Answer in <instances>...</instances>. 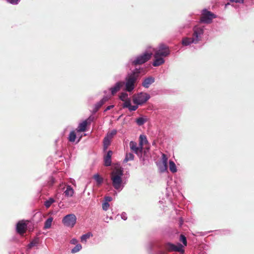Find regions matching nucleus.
Here are the masks:
<instances>
[{"label": "nucleus", "instance_id": "nucleus-34", "mask_svg": "<svg viewBox=\"0 0 254 254\" xmlns=\"http://www.w3.org/2000/svg\"><path fill=\"white\" fill-rule=\"evenodd\" d=\"M162 164L167 165L168 164V157L165 154L162 155Z\"/></svg>", "mask_w": 254, "mask_h": 254}, {"label": "nucleus", "instance_id": "nucleus-8", "mask_svg": "<svg viewBox=\"0 0 254 254\" xmlns=\"http://www.w3.org/2000/svg\"><path fill=\"white\" fill-rule=\"evenodd\" d=\"M129 147L130 148V149L137 155V156L139 157L140 159V161L142 162V163L144 164L143 162L144 161L145 159L142 155V146H140L139 144L138 145H137L136 142L133 141H131L129 142Z\"/></svg>", "mask_w": 254, "mask_h": 254}, {"label": "nucleus", "instance_id": "nucleus-31", "mask_svg": "<svg viewBox=\"0 0 254 254\" xmlns=\"http://www.w3.org/2000/svg\"><path fill=\"white\" fill-rule=\"evenodd\" d=\"M117 131L116 129H113L111 132H108L106 136L111 139L116 134Z\"/></svg>", "mask_w": 254, "mask_h": 254}, {"label": "nucleus", "instance_id": "nucleus-26", "mask_svg": "<svg viewBox=\"0 0 254 254\" xmlns=\"http://www.w3.org/2000/svg\"><path fill=\"white\" fill-rule=\"evenodd\" d=\"M148 142L146 136L144 135H140L139 136V144L140 146L143 147L144 143H147Z\"/></svg>", "mask_w": 254, "mask_h": 254}, {"label": "nucleus", "instance_id": "nucleus-40", "mask_svg": "<svg viewBox=\"0 0 254 254\" xmlns=\"http://www.w3.org/2000/svg\"><path fill=\"white\" fill-rule=\"evenodd\" d=\"M70 243L71 244H72V245H76V244H78V241L75 238H73L70 241Z\"/></svg>", "mask_w": 254, "mask_h": 254}, {"label": "nucleus", "instance_id": "nucleus-18", "mask_svg": "<svg viewBox=\"0 0 254 254\" xmlns=\"http://www.w3.org/2000/svg\"><path fill=\"white\" fill-rule=\"evenodd\" d=\"M93 179L96 182L97 185L100 186L103 183L104 179L98 174H96L93 176Z\"/></svg>", "mask_w": 254, "mask_h": 254}, {"label": "nucleus", "instance_id": "nucleus-19", "mask_svg": "<svg viewBox=\"0 0 254 254\" xmlns=\"http://www.w3.org/2000/svg\"><path fill=\"white\" fill-rule=\"evenodd\" d=\"M39 243V239L38 238H35L33 239L28 245L27 249H31L32 248L37 246Z\"/></svg>", "mask_w": 254, "mask_h": 254}, {"label": "nucleus", "instance_id": "nucleus-39", "mask_svg": "<svg viewBox=\"0 0 254 254\" xmlns=\"http://www.w3.org/2000/svg\"><path fill=\"white\" fill-rule=\"evenodd\" d=\"M113 198L111 196H105L104 197V202H107L109 203V202L111 201L112 200Z\"/></svg>", "mask_w": 254, "mask_h": 254}, {"label": "nucleus", "instance_id": "nucleus-37", "mask_svg": "<svg viewBox=\"0 0 254 254\" xmlns=\"http://www.w3.org/2000/svg\"><path fill=\"white\" fill-rule=\"evenodd\" d=\"M167 165L162 164L161 166L159 167V169L161 172H164L167 169Z\"/></svg>", "mask_w": 254, "mask_h": 254}, {"label": "nucleus", "instance_id": "nucleus-27", "mask_svg": "<svg viewBox=\"0 0 254 254\" xmlns=\"http://www.w3.org/2000/svg\"><path fill=\"white\" fill-rule=\"evenodd\" d=\"M134 159V155L131 153H127L124 162H127L128 161H131Z\"/></svg>", "mask_w": 254, "mask_h": 254}, {"label": "nucleus", "instance_id": "nucleus-12", "mask_svg": "<svg viewBox=\"0 0 254 254\" xmlns=\"http://www.w3.org/2000/svg\"><path fill=\"white\" fill-rule=\"evenodd\" d=\"M113 154V152L111 150H109L106 155L104 156V165L107 167L110 166L112 163L111 157Z\"/></svg>", "mask_w": 254, "mask_h": 254}, {"label": "nucleus", "instance_id": "nucleus-9", "mask_svg": "<svg viewBox=\"0 0 254 254\" xmlns=\"http://www.w3.org/2000/svg\"><path fill=\"white\" fill-rule=\"evenodd\" d=\"M216 15L213 13L208 11L206 9H204L202 10L200 21L202 23L209 24L210 23L212 19L216 18Z\"/></svg>", "mask_w": 254, "mask_h": 254}, {"label": "nucleus", "instance_id": "nucleus-23", "mask_svg": "<svg viewBox=\"0 0 254 254\" xmlns=\"http://www.w3.org/2000/svg\"><path fill=\"white\" fill-rule=\"evenodd\" d=\"M53 219L52 217H49L45 221L44 224V229H49L52 225V221Z\"/></svg>", "mask_w": 254, "mask_h": 254}, {"label": "nucleus", "instance_id": "nucleus-28", "mask_svg": "<svg viewBox=\"0 0 254 254\" xmlns=\"http://www.w3.org/2000/svg\"><path fill=\"white\" fill-rule=\"evenodd\" d=\"M82 249V246L80 244H76L75 246L71 250L72 254H75L80 251Z\"/></svg>", "mask_w": 254, "mask_h": 254}, {"label": "nucleus", "instance_id": "nucleus-7", "mask_svg": "<svg viewBox=\"0 0 254 254\" xmlns=\"http://www.w3.org/2000/svg\"><path fill=\"white\" fill-rule=\"evenodd\" d=\"M150 98V95L146 92H140L132 96V101L134 104L142 105Z\"/></svg>", "mask_w": 254, "mask_h": 254}, {"label": "nucleus", "instance_id": "nucleus-36", "mask_svg": "<svg viewBox=\"0 0 254 254\" xmlns=\"http://www.w3.org/2000/svg\"><path fill=\"white\" fill-rule=\"evenodd\" d=\"M138 106L139 105H137L136 104L135 105H130V106H129V107L128 108V110L129 111H134L136 110L138 108Z\"/></svg>", "mask_w": 254, "mask_h": 254}, {"label": "nucleus", "instance_id": "nucleus-46", "mask_svg": "<svg viewBox=\"0 0 254 254\" xmlns=\"http://www.w3.org/2000/svg\"><path fill=\"white\" fill-rule=\"evenodd\" d=\"M223 232L224 234H226V233H227L228 232V230H223Z\"/></svg>", "mask_w": 254, "mask_h": 254}, {"label": "nucleus", "instance_id": "nucleus-3", "mask_svg": "<svg viewBox=\"0 0 254 254\" xmlns=\"http://www.w3.org/2000/svg\"><path fill=\"white\" fill-rule=\"evenodd\" d=\"M171 53L169 47L164 43L160 44L154 50V57L155 60L153 62L154 66H158L165 63L163 58L170 55Z\"/></svg>", "mask_w": 254, "mask_h": 254}, {"label": "nucleus", "instance_id": "nucleus-15", "mask_svg": "<svg viewBox=\"0 0 254 254\" xmlns=\"http://www.w3.org/2000/svg\"><path fill=\"white\" fill-rule=\"evenodd\" d=\"M109 99V98L107 96H104L103 98L98 102L94 106L93 109V112L95 113L98 111V110L100 109V108Z\"/></svg>", "mask_w": 254, "mask_h": 254}, {"label": "nucleus", "instance_id": "nucleus-17", "mask_svg": "<svg viewBox=\"0 0 254 254\" xmlns=\"http://www.w3.org/2000/svg\"><path fill=\"white\" fill-rule=\"evenodd\" d=\"M65 196L71 197L74 193V190L70 186H67L64 192Z\"/></svg>", "mask_w": 254, "mask_h": 254}, {"label": "nucleus", "instance_id": "nucleus-2", "mask_svg": "<svg viewBox=\"0 0 254 254\" xmlns=\"http://www.w3.org/2000/svg\"><path fill=\"white\" fill-rule=\"evenodd\" d=\"M123 169L116 168L110 173V179L113 187L118 191H121L125 187L127 181L123 178Z\"/></svg>", "mask_w": 254, "mask_h": 254}, {"label": "nucleus", "instance_id": "nucleus-10", "mask_svg": "<svg viewBox=\"0 0 254 254\" xmlns=\"http://www.w3.org/2000/svg\"><path fill=\"white\" fill-rule=\"evenodd\" d=\"M76 222V217L73 214L65 215L62 220L63 224L68 227L72 228Z\"/></svg>", "mask_w": 254, "mask_h": 254}, {"label": "nucleus", "instance_id": "nucleus-16", "mask_svg": "<svg viewBox=\"0 0 254 254\" xmlns=\"http://www.w3.org/2000/svg\"><path fill=\"white\" fill-rule=\"evenodd\" d=\"M88 123L87 121H84L82 123H80L76 130L77 132H83L85 131L86 129Z\"/></svg>", "mask_w": 254, "mask_h": 254}, {"label": "nucleus", "instance_id": "nucleus-30", "mask_svg": "<svg viewBox=\"0 0 254 254\" xmlns=\"http://www.w3.org/2000/svg\"><path fill=\"white\" fill-rule=\"evenodd\" d=\"M119 98L121 101H124L128 99V94L126 92H122L120 95Z\"/></svg>", "mask_w": 254, "mask_h": 254}, {"label": "nucleus", "instance_id": "nucleus-44", "mask_svg": "<svg viewBox=\"0 0 254 254\" xmlns=\"http://www.w3.org/2000/svg\"><path fill=\"white\" fill-rule=\"evenodd\" d=\"M114 105H110V106H108L106 109L105 110H104V112H106L107 111H109L110 110H111V109H112L113 108H114Z\"/></svg>", "mask_w": 254, "mask_h": 254}, {"label": "nucleus", "instance_id": "nucleus-20", "mask_svg": "<svg viewBox=\"0 0 254 254\" xmlns=\"http://www.w3.org/2000/svg\"><path fill=\"white\" fill-rule=\"evenodd\" d=\"M92 234L90 232H88L81 236V241L82 243H86L87 239H88L90 237H92Z\"/></svg>", "mask_w": 254, "mask_h": 254}, {"label": "nucleus", "instance_id": "nucleus-14", "mask_svg": "<svg viewBox=\"0 0 254 254\" xmlns=\"http://www.w3.org/2000/svg\"><path fill=\"white\" fill-rule=\"evenodd\" d=\"M123 82L118 81L116 83L115 85L110 88V90L112 95H114L117 92H118L121 88Z\"/></svg>", "mask_w": 254, "mask_h": 254}, {"label": "nucleus", "instance_id": "nucleus-1", "mask_svg": "<svg viewBox=\"0 0 254 254\" xmlns=\"http://www.w3.org/2000/svg\"><path fill=\"white\" fill-rule=\"evenodd\" d=\"M205 30V27L201 25L194 26L192 36L184 37L182 40V44L184 46H188L191 44L198 43L203 39Z\"/></svg>", "mask_w": 254, "mask_h": 254}, {"label": "nucleus", "instance_id": "nucleus-4", "mask_svg": "<svg viewBox=\"0 0 254 254\" xmlns=\"http://www.w3.org/2000/svg\"><path fill=\"white\" fill-rule=\"evenodd\" d=\"M140 68H135L132 72L128 74L125 79V90L128 92H132L135 87V84L139 78Z\"/></svg>", "mask_w": 254, "mask_h": 254}, {"label": "nucleus", "instance_id": "nucleus-6", "mask_svg": "<svg viewBox=\"0 0 254 254\" xmlns=\"http://www.w3.org/2000/svg\"><path fill=\"white\" fill-rule=\"evenodd\" d=\"M163 248L165 251H158L156 254H168L167 252H178L181 253L184 252L183 246L182 244L178 243L175 245L170 242H167L164 244Z\"/></svg>", "mask_w": 254, "mask_h": 254}, {"label": "nucleus", "instance_id": "nucleus-42", "mask_svg": "<svg viewBox=\"0 0 254 254\" xmlns=\"http://www.w3.org/2000/svg\"><path fill=\"white\" fill-rule=\"evenodd\" d=\"M94 120V117L92 116H90L88 119L87 120H86V121H87V123H91V122H92L93 120Z\"/></svg>", "mask_w": 254, "mask_h": 254}, {"label": "nucleus", "instance_id": "nucleus-35", "mask_svg": "<svg viewBox=\"0 0 254 254\" xmlns=\"http://www.w3.org/2000/svg\"><path fill=\"white\" fill-rule=\"evenodd\" d=\"M109 206L110 204L107 202H104L102 203V209L104 211H107L109 209Z\"/></svg>", "mask_w": 254, "mask_h": 254}, {"label": "nucleus", "instance_id": "nucleus-13", "mask_svg": "<svg viewBox=\"0 0 254 254\" xmlns=\"http://www.w3.org/2000/svg\"><path fill=\"white\" fill-rule=\"evenodd\" d=\"M155 81V78L152 76H148L144 79L142 85L145 88H148Z\"/></svg>", "mask_w": 254, "mask_h": 254}, {"label": "nucleus", "instance_id": "nucleus-32", "mask_svg": "<svg viewBox=\"0 0 254 254\" xmlns=\"http://www.w3.org/2000/svg\"><path fill=\"white\" fill-rule=\"evenodd\" d=\"M124 103L123 104V107L124 108H128V109L129 106L131 105L130 99L128 98L127 100H126L125 101H124Z\"/></svg>", "mask_w": 254, "mask_h": 254}, {"label": "nucleus", "instance_id": "nucleus-22", "mask_svg": "<svg viewBox=\"0 0 254 254\" xmlns=\"http://www.w3.org/2000/svg\"><path fill=\"white\" fill-rule=\"evenodd\" d=\"M76 138V134L74 130L70 131L68 137V140L71 142H73L75 141Z\"/></svg>", "mask_w": 254, "mask_h": 254}, {"label": "nucleus", "instance_id": "nucleus-5", "mask_svg": "<svg viewBox=\"0 0 254 254\" xmlns=\"http://www.w3.org/2000/svg\"><path fill=\"white\" fill-rule=\"evenodd\" d=\"M151 56V53L145 52L139 55L130 58L128 60L127 65L136 66L143 64L150 59Z\"/></svg>", "mask_w": 254, "mask_h": 254}, {"label": "nucleus", "instance_id": "nucleus-24", "mask_svg": "<svg viewBox=\"0 0 254 254\" xmlns=\"http://www.w3.org/2000/svg\"><path fill=\"white\" fill-rule=\"evenodd\" d=\"M111 139L105 136L103 139L104 150L107 149L110 145Z\"/></svg>", "mask_w": 254, "mask_h": 254}, {"label": "nucleus", "instance_id": "nucleus-43", "mask_svg": "<svg viewBox=\"0 0 254 254\" xmlns=\"http://www.w3.org/2000/svg\"><path fill=\"white\" fill-rule=\"evenodd\" d=\"M244 0H230L232 2L243 3Z\"/></svg>", "mask_w": 254, "mask_h": 254}, {"label": "nucleus", "instance_id": "nucleus-41", "mask_svg": "<svg viewBox=\"0 0 254 254\" xmlns=\"http://www.w3.org/2000/svg\"><path fill=\"white\" fill-rule=\"evenodd\" d=\"M121 218L124 220H126L127 218V213L126 212H123L121 214Z\"/></svg>", "mask_w": 254, "mask_h": 254}, {"label": "nucleus", "instance_id": "nucleus-25", "mask_svg": "<svg viewBox=\"0 0 254 254\" xmlns=\"http://www.w3.org/2000/svg\"><path fill=\"white\" fill-rule=\"evenodd\" d=\"M135 122L137 125L140 126L147 122V119L143 117H139L136 120Z\"/></svg>", "mask_w": 254, "mask_h": 254}, {"label": "nucleus", "instance_id": "nucleus-29", "mask_svg": "<svg viewBox=\"0 0 254 254\" xmlns=\"http://www.w3.org/2000/svg\"><path fill=\"white\" fill-rule=\"evenodd\" d=\"M55 202V200L53 198H50L49 199L45 201L44 205L46 208L50 207L51 204Z\"/></svg>", "mask_w": 254, "mask_h": 254}, {"label": "nucleus", "instance_id": "nucleus-33", "mask_svg": "<svg viewBox=\"0 0 254 254\" xmlns=\"http://www.w3.org/2000/svg\"><path fill=\"white\" fill-rule=\"evenodd\" d=\"M180 241H181L185 246H187V239L184 235L181 234L180 235Z\"/></svg>", "mask_w": 254, "mask_h": 254}, {"label": "nucleus", "instance_id": "nucleus-11", "mask_svg": "<svg viewBox=\"0 0 254 254\" xmlns=\"http://www.w3.org/2000/svg\"><path fill=\"white\" fill-rule=\"evenodd\" d=\"M27 225L24 220L19 221L16 225V230L17 233L23 234L25 232Z\"/></svg>", "mask_w": 254, "mask_h": 254}, {"label": "nucleus", "instance_id": "nucleus-38", "mask_svg": "<svg viewBox=\"0 0 254 254\" xmlns=\"http://www.w3.org/2000/svg\"><path fill=\"white\" fill-rule=\"evenodd\" d=\"M20 0H7V1L13 5H16L19 2Z\"/></svg>", "mask_w": 254, "mask_h": 254}, {"label": "nucleus", "instance_id": "nucleus-45", "mask_svg": "<svg viewBox=\"0 0 254 254\" xmlns=\"http://www.w3.org/2000/svg\"><path fill=\"white\" fill-rule=\"evenodd\" d=\"M183 219H182V218H181L180 220V226L183 224Z\"/></svg>", "mask_w": 254, "mask_h": 254}, {"label": "nucleus", "instance_id": "nucleus-21", "mask_svg": "<svg viewBox=\"0 0 254 254\" xmlns=\"http://www.w3.org/2000/svg\"><path fill=\"white\" fill-rule=\"evenodd\" d=\"M169 169L173 173H176L177 171L175 163L172 160L169 161Z\"/></svg>", "mask_w": 254, "mask_h": 254}]
</instances>
